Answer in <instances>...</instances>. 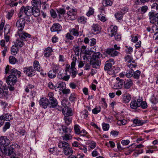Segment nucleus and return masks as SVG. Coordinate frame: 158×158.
<instances>
[{
	"label": "nucleus",
	"mask_w": 158,
	"mask_h": 158,
	"mask_svg": "<svg viewBox=\"0 0 158 158\" xmlns=\"http://www.w3.org/2000/svg\"><path fill=\"white\" fill-rule=\"evenodd\" d=\"M10 26L9 25H6L4 30V35H7L10 31Z\"/></svg>",
	"instance_id": "nucleus-40"
},
{
	"label": "nucleus",
	"mask_w": 158,
	"mask_h": 158,
	"mask_svg": "<svg viewBox=\"0 0 158 158\" xmlns=\"http://www.w3.org/2000/svg\"><path fill=\"white\" fill-rule=\"evenodd\" d=\"M154 40L156 41V43H158V32H156L153 36Z\"/></svg>",
	"instance_id": "nucleus-64"
},
{
	"label": "nucleus",
	"mask_w": 158,
	"mask_h": 158,
	"mask_svg": "<svg viewBox=\"0 0 158 158\" xmlns=\"http://www.w3.org/2000/svg\"><path fill=\"white\" fill-rule=\"evenodd\" d=\"M102 129L104 131H107L109 128V125L107 123H103L102 124Z\"/></svg>",
	"instance_id": "nucleus-53"
},
{
	"label": "nucleus",
	"mask_w": 158,
	"mask_h": 158,
	"mask_svg": "<svg viewBox=\"0 0 158 158\" xmlns=\"http://www.w3.org/2000/svg\"><path fill=\"white\" fill-rule=\"evenodd\" d=\"M14 12V10H11L10 12H9L6 15V17L8 19H10L11 17L13 15Z\"/></svg>",
	"instance_id": "nucleus-54"
},
{
	"label": "nucleus",
	"mask_w": 158,
	"mask_h": 158,
	"mask_svg": "<svg viewBox=\"0 0 158 158\" xmlns=\"http://www.w3.org/2000/svg\"><path fill=\"white\" fill-rule=\"evenodd\" d=\"M124 82V80L121 79L118 82H116L113 88L114 89L121 88L122 87Z\"/></svg>",
	"instance_id": "nucleus-20"
},
{
	"label": "nucleus",
	"mask_w": 158,
	"mask_h": 158,
	"mask_svg": "<svg viewBox=\"0 0 158 158\" xmlns=\"http://www.w3.org/2000/svg\"><path fill=\"white\" fill-rule=\"evenodd\" d=\"M157 100V97L156 95L153 94L151 97L150 101L153 104L156 103Z\"/></svg>",
	"instance_id": "nucleus-36"
},
{
	"label": "nucleus",
	"mask_w": 158,
	"mask_h": 158,
	"mask_svg": "<svg viewBox=\"0 0 158 158\" xmlns=\"http://www.w3.org/2000/svg\"><path fill=\"white\" fill-rule=\"evenodd\" d=\"M76 60L77 59H76L75 60H73L72 62L71 63V70H70L69 72L73 78L75 77L78 73L77 71V69L75 67L76 65Z\"/></svg>",
	"instance_id": "nucleus-8"
},
{
	"label": "nucleus",
	"mask_w": 158,
	"mask_h": 158,
	"mask_svg": "<svg viewBox=\"0 0 158 158\" xmlns=\"http://www.w3.org/2000/svg\"><path fill=\"white\" fill-rule=\"evenodd\" d=\"M9 61L10 63L11 64H14L18 61L16 58L13 56H10L9 57Z\"/></svg>",
	"instance_id": "nucleus-41"
},
{
	"label": "nucleus",
	"mask_w": 158,
	"mask_h": 158,
	"mask_svg": "<svg viewBox=\"0 0 158 158\" xmlns=\"http://www.w3.org/2000/svg\"><path fill=\"white\" fill-rule=\"evenodd\" d=\"M10 72V75L8 77L6 82L10 85H14L17 81L16 76H18V77H20L21 73L19 71L14 68L11 69Z\"/></svg>",
	"instance_id": "nucleus-2"
},
{
	"label": "nucleus",
	"mask_w": 158,
	"mask_h": 158,
	"mask_svg": "<svg viewBox=\"0 0 158 158\" xmlns=\"http://www.w3.org/2000/svg\"><path fill=\"white\" fill-rule=\"evenodd\" d=\"M10 143V140L6 136H1L0 137V144L1 147H3L7 146Z\"/></svg>",
	"instance_id": "nucleus-12"
},
{
	"label": "nucleus",
	"mask_w": 158,
	"mask_h": 158,
	"mask_svg": "<svg viewBox=\"0 0 158 158\" xmlns=\"http://www.w3.org/2000/svg\"><path fill=\"white\" fill-rule=\"evenodd\" d=\"M62 139L63 140L67 141L69 140H70L72 139V135L70 134L69 133H65L62 136Z\"/></svg>",
	"instance_id": "nucleus-26"
},
{
	"label": "nucleus",
	"mask_w": 158,
	"mask_h": 158,
	"mask_svg": "<svg viewBox=\"0 0 158 158\" xmlns=\"http://www.w3.org/2000/svg\"><path fill=\"white\" fill-rule=\"evenodd\" d=\"M132 38L131 41L134 43L138 41V37L136 35H131V36Z\"/></svg>",
	"instance_id": "nucleus-56"
},
{
	"label": "nucleus",
	"mask_w": 158,
	"mask_h": 158,
	"mask_svg": "<svg viewBox=\"0 0 158 158\" xmlns=\"http://www.w3.org/2000/svg\"><path fill=\"white\" fill-rule=\"evenodd\" d=\"M143 152V150L142 149L136 150L135 152L133 153V155L135 157H136L139 154Z\"/></svg>",
	"instance_id": "nucleus-57"
},
{
	"label": "nucleus",
	"mask_w": 158,
	"mask_h": 158,
	"mask_svg": "<svg viewBox=\"0 0 158 158\" xmlns=\"http://www.w3.org/2000/svg\"><path fill=\"white\" fill-rule=\"evenodd\" d=\"M62 130L65 133H70L71 132V129L70 128L67 127L65 126H62Z\"/></svg>",
	"instance_id": "nucleus-39"
},
{
	"label": "nucleus",
	"mask_w": 158,
	"mask_h": 158,
	"mask_svg": "<svg viewBox=\"0 0 158 158\" xmlns=\"http://www.w3.org/2000/svg\"><path fill=\"white\" fill-rule=\"evenodd\" d=\"M87 19L84 16H81L79 17L78 19V21L79 23H81L83 24H85L87 22Z\"/></svg>",
	"instance_id": "nucleus-37"
},
{
	"label": "nucleus",
	"mask_w": 158,
	"mask_h": 158,
	"mask_svg": "<svg viewBox=\"0 0 158 158\" xmlns=\"http://www.w3.org/2000/svg\"><path fill=\"white\" fill-rule=\"evenodd\" d=\"M133 123L137 126H140L142 125L140 121L138 119H135L133 121Z\"/></svg>",
	"instance_id": "nucleus-61"
},
{
	"label": "nucleus",
	"mask_w": 158,
	"mask_h": 158,
	"mask_svg": "<svg viewBox=\"0 0 158 158\" xmlns=\"http://www.w3.org/2000/svg\"><path fill=\"white\" fill-rule=\"evenodd\" d=\"M56 73H55L54 71H53L52 70H50L48 73V77L51 78H55L56 77Z\"/></svg>",
	"instance_id": "nucleus-44"
},
{
	"label": "nucleus",
	"mask_w": 158,
	"mask_h": 158,
	"mask_svg": "<svg viewBox=\"0 0 158 158\" xmlns=\"http://www.w3.org/2000/svg\"><path fill=\"white\" fill-rule=\"evenodd\" d=\"M100 56H101V55L100 52L94 53L92 55V57L91 59L99 60L98 59L100 58Z\"/></svg>",
	"instance_id": "nucleus-35"
},
{
	"label": "nucleus",
	"mask_w": 158,
	"mask_h": 158,
	"mask_svg": "<svg viewBox=\"0 0 158 158\" xmlns=\"http://www.w3.org/2000/svg\"><path fill=\"white\" fill-rule=\"evenodd\" d=\"M15 44L19 48L22 47L24 43L23 41H21L20 39H18L16 40Z\"/></svg>",
	"instance_id": "nucleus-30"
},
{
	"label": "nucleus",
	"mask_w": 158,
	"mask_h": 158,
	"mask_svg": "<svg viewBox=\"0 0 158 158\" xmlns=\"http://www.w3.org/2000/svg\"><path fill=\"white\" fill-rule=\"evenodd\" d=\"M134 71L133 69H131V70H129L125 74L126 77L128 78L131 77L133 75Z\"/></svg>",
	"instance_id": "nucleus-38"
},
{
	"label": "nucleus",
	"mask_w": 158,
	"mask_h": 158,
	"mask_svg": "<svg viewBox=\"0 0 158 158\" xmlns=\"http://www.w3.org/2000/svg\"><path fill=\"white\" fill-rule=\"evenodd\" d=\"M117 31V27L116 26H114L110 31V33L109 34V35L111 37L114 35H116Z\"/></svg>",
	"instance_id": "nucleus-33"
},
{
	"label": "nucleus",
	"mask_w": 158,
	"mask_h": 158,
	"mask_svg": "<svg viewBox=\"0 0 158 158\" xmlns=\"http://www.w3.org/2000/svg\"><path fill=\"white\" fill-rule=\"evenodd\" d=\"M10 124L9 122H6L2 128L3 132H5L7 129H8L10 128Z\"/></svg>",
	"instance_id": "nucleus-45"
},
{
	"label": "nucleus",
	"mask_w": 158,
	"mask_h": 158,
	"mask_svg": "<svg viewBox=\"0 0 158 158\" xmlns=\"http://www.w3.org/2000/svg\"><path fill=\"white\" fill-rule=\"evenodd\" d=\"M99 19L102 21L105 22L106 20V18L104 16H103L102 14L98 15Z\"/></svg>",
	"instance_id": "nucleus-59"
},
{
	"label": "nucleus",
	"mask_w": 158,
	"mask_h": 158,
	"mask_svg": "<svg viewBox=\"0 0 158 158\" xmlns=\"http://www.w3.org/2000/svg\"><path fill=\"white\" fill-rule=\"evenodd\" d=\"M77 95L75 93H72L69 98V100L72 102H74L77 100Z\"/></svg>",
	"instance_id": "nucleus-32"
},
{
	"label": "nucleus",
	"mask_w": 158,
	"mask_h": 158,
	"mask_svg": "<svg viewBox=\"0 0 158 158\" xmlns=\"http://www.w3.org/2000/svg\"><path fill=\"white\" fill-rule=\"evenodd\" d=\"M114 64V61L113 59L111 58L109 59L106 61L105 63L104 69L105 70H108L107 72L110 74V70L111 69L112 65Z\"/></svg>",
	"instance_id": "nucleus-9"
},
{
	"label": "nucleus",
	"mask_w": 158,
	"mask_h": 158,
	"mask_svg": "<svg viewBox=\"0 0 158 158\" xmlns=\"http://www.w3.org/2000/svg\"><path fill=\"white\" fill-rule=\"evenodd\" d=\"M23 70L24 73L29 77H31L35 75V70L32 66L24 68Z\"/></svg>",
	"instance_id": "nucleus-7"
},
{
	"label": "nucleus",
	"mask_w": 158,
	"mask_h": 158,
	"mask_svg": "<svg viewBox=\"0 0 158 158\" xmlns=\"http://www.w3.org/2000/svg\"><path fill=\"white\" fill-rule=\"evenodd\" d=\"M71 34L75 36H78L79 35L78 26H75V28H72L70 30Z\"/></svg>",
	"instance_id": "nucleus-19"
},
{
	"label": "nucleus",
	"mask_w": 158,
	"mask_h": 158,
	"mask_svg": "<svg viewBox=\"0 0 158 158\" xmlns=\"http://www.w3.org/2000/svg\"><path fill=\"white\" fill-rule=\"evenodd\" d=\"M104 6H110L112 4V2L110 0H107L104 1L102 3Z\"/></svg>",
	"instance_id": "nucleus-49"
},
{
	"label": "nucleus",
	"mask_w": 158,
	"mask_h": 158,
	"mask_svg": "<svg viewBox=\"0 0 158 158\" xmlns=\"http://www.w3.org/2000/svg\"><path fill=\"white\" fill-rule=\"evenodd\" d=\"M131 107L132 109H136L138 107H139V104H138L137 102L135 100L132 101L130 104Z\"/></svg>",
	"instance_id": "nucleus-29"
},
{
	"label": "nucleus",
	"mask_w": 158,
	"mask_h": 158,
	"mask_svg": "<svg viewBox=\"0 0 158 158\" xmlns=\"http://www.w3.org/2000/svg\"><path fill=\"white\" fill-rule=\"evenodd\" d=\"M151 11L149 13V19L158 15V4L156 2L150 4Z\"/></svg>",
	"instance_id": "nucleus-6"
},
{
	"label": "nucleus",
	"mask_w": 158,
	"mask_h": 158,
	"mask_svg": "<svg viewBox=\"0 0 158 158\" xmlns=\"http://www.w3.org/2000/svg\"><path fill=\"white\" fill-rule=\"evenodd\" d=\"M101 110V107L100 106H96L95 108L92 110V113L96 114L100 112Z\"/></svg>",
	"instance_id": "nucleus-43"
},
{
	"label": "nucleus",
	"mask_w": 158,
	"mask_h": 158,
	"mask_svg": "<svg viewBox=\"0 0 158 158\" xmlns=\"http://www.w3.org/2000/svg\"><path fill=\"white\" fill-rule=\"evenodd\" d=\"M140 71L139 70H137L133 73V77L136 79H138L140 75Z\"/></svg>",
	"instance_id": "nucleus-42"
},
{
	"label": "nucleus",
	"mask_w": 158,
	"mask_h": 158,
	"mask_svg": "<svg viewBox=\"0 0 158 158\" xmlns=\"http://www.w3.org/2000/svg\"><path fill=\"white\" fill-rule=\"evenodd\" d=\"M92 27V30L94 32H96V33H98L101 30V28L97 24H94Z\"/></svg>",
	"instance_id": "nucleus-25"
},
{
	"label": "nucleus",
	"mask_w": 158,
	"mask_h": 158,
	"mask_svg": "<svg viewBox=\"0 0 158 158\" xmlns=\"http://www.w3.org/2000/svg\"><path fill=\"white\" fill-rule=\"evenodd\" d=\"M66 101L65 100H63L61 102V104L62 106L64 107L65 109L64 110H63V114L64 116H71L72 114V110L70 108H69L68 107L67 108L66 107V105L65 104H64L63 103L65 102Z\"/></svg>",
	"instance_id": "nucleus-10"
},
{
	"label": "nucleus",
	"mask_w": 158,
	"mask_h": 158,
	"mask_svg": "<svg viewBox=\"0 0 158 158\" xmlns=\"http://www.w3.org/2000/svg\"><path fill=\"white\" fill-rule=\"evenodd\" d=\"M106 52L112 57L118 56L120 53L118 50H114V48H108L106 51Z\"/></svg>",
	"instance_id": "nucleus-14"
},
{
	"label": "nucleus",
	"mask_w": 158,
	"mask_h": 158,
	"mask_svg": "<svg viewBox=\"0 0 158 158\" xmlns=\"http://www.w3.org/2000/svg\"><path fill=\"white\" fill-rule=\"evenodd\" d=\"M70 77V75H68L67 76H61V77H59V78L63 79L64 80L67 81H68Z\"/></svg>",
	"instance_id": "nucleus-60"
},
{
	"label": "nucleus",
	"mask_w": 158,
	"mask_h": 158,
	"mask_svg": "<svg viewBox=\"0 0 158 158\" xmlns=\"http://www.w3.org/2000/svg\"><path fill=\"white\" fill-rule=\"evenodd\" d=\"M69 145V144L68 143L61 141H60L58 144V147L60 148H65L67 147H68Z\"/></svg>",
	"instance_id": "nucleus-28"
},
{
	"label": "nucleus",
	"mask_w": 158,
	"mask_h": 158,
	"mask_svg": "<svg viewBox=\"0 0 158 158\" xmlns=\"http://www.w3.org/2000/svg\"><path fill=\"white\" fill-rule=\"evenodd\" d=\"M33 10L32 12V15H33L35 17H37L40 15V10L37 7H32Z\"/></svg>",
	"instance_id": "nucleus-27"
},
{
	"label": "nucleus",
	"mask_w": 158,
	"mask_h": 158,
	"mask_svg": "<svg viewBox=\"0 0 158 158\" xmlns=\"http://www.w3.org/2000/svg\"><path fill=\"white\" fill-rule=\"evenodd\" d=\"M131 99V95L128 94H125L123 96V102L125 103H127L129 102Z\"/></svg>",
	"instance_id": "nucleus-21"
},
{
	"label": "nucleus",
	"mask_w": 158,
	"mask_h": 158,
	"mask_svg": "<svg viewBox=\"0 0 158 158\" xmlns=\"http://www.w3.org/2000/svg\"><path fill=\"white\" fill-rule=\"evenodd\" d=\"M0 148L2 152L7 156H11V158H12V156L15 155V149L13 148L12 146H6L4 147L3 146H1L0 147Z\"/></svg>",
	"instance_id": "nucleus-5"
},
{
	"label": "nucleus",
	"mask_w": 158,
	"mask_h": 158,
	"mask_svg": "<svg viewBox=\"0 0 158 158\" xmlns=\"http://www.w3.org/2000/svg\"><path fill=\"white\" fill-rule=\"evenodd\" d=\"M18 132L20 135L22 136H25V137L26 136V131L24 129H19L18 131Z\"/></svg>",
	"instance_id": "nucleus-58"
},
{
	"label": "nucleus",
	"mask_w": 158,
	"mask_h": 158,
	"mask_svg": "<svg viewBox=\"0 0 158 158\" xmlns=\"http://www.w3.org/2000/svg\"><path fill=\"white\" fill-rule=\"evenodd\" d=\"M26 23L25 19L21 18L17 20L16 23V27L18 29V34L20 40L22 41L26 40L27 38H30L31 35L25 32H22Z\"/></svg>",
	"instance_id": "nucleus-1"
},
{
	"label": "nucleus",
	"mask_w": 158,
	"mask_h": 158,
	"mask_svg": "<svg viewBox=\"0 0 158 158\" xmlns=\"http://www.w3.org/2000/svg\"><path fill=\"white\" fill-rule=\"evenodd\" d=\"M50 13L52 17L55 18L56 17V12L53 9H52L50 11Z\"/></svg>",
	"instance_id": "nucleus-63"
},
{
	"label": "nucleus",
	"mask_w": 158,
	"mask_h": 158,
	"mask_svg": "<svg viewBox=\"0 0 158 158\" xmlns=\"http://www.w3.org/2000/svg\"><path fill=\"white\" fill-rule=\"evenodd\" d=\"M89 63L91 65H92L93 67L98 68L101 64V61L100 60L90 59Z\"/></svg>",
	"instance_id": "nucleus-15"
},
{
	"label": "nucleus",
	"mask_w": 158,
	"mask_h": 158,
	"mask_svg": "<svg viewBox=\"0 0 158 158\" xmlns=\"http://www.w3.org/2000/svg\"><path fill=\"white\" fill-rule=\"evenodd\" d=\"M150 22L152 23H154L156 22H157V23L158 24V15L156 14V15L155 16L153 17L152 18V17L151 19H150Z\"/></svg>",
	"instance_id": "nucleus-47"
},
{
	"label": "nucleus",
	"mask_w": 158,
	"mask_h": 158,
	"mask_svg": "<svg viewBox=\"0 0 158 158\" xmlns=\"http://www.w3.org/2000/svg\"><path fill=\"white\" fill-rule=\"evenodd\" d=\"M67 14L69 19L71 20H74L75 19V16L77 14L76 9H71L70 10L67 12Z\"/></svg>",
	"instance_id": "nucleus-13"
},
{
	"label": "nucleus",
	"mask_w": 158,
	"mask_h": 158,
	"mask_svg": "<svg viewBox=\"0 0 158 158\" xmlns=\"http://www.w3.org/2000/svg\"><path fill=\"white\" fill-rule=\"evenodd\" d=\"M70 34L71 33H68L66 35L65 37L67 40H72L74 39V37L73 35H72Z\"/></svg>",
	"instance_id": "nucleus-55"
},
{
	"label": "nucleus",
	"mask_w": 158,
	"mask_h": 158,
	"mask_svg": "<svg viewBox=\"0 0 158 158\" xmlns=\"http://www.w3.org/2000/svg\"><path fill=\"white\" fill-rule=\"evenodd\" d=\"M39 104L40 106L43 108H47L49 107L48 99L45 98H43L40 100Z\"/></svg>",
	"instance_id": "nucleus-11"
},
{
	"label": "nucleus",
	"mask_w": 158,
	"mask_h": 158,
	"mask_svg": "<svg viewBox=\"0 0 158 158\" xmlns=\"http://www.w3.org/2000/svg\"><path fill=\"white\" fill-rule=\"evenodd\" d=\"M49 107L50 108H54L58 105V102L57 99L54 97V94L49 92L48 94Z\"/></svg>",
	"instance_id": "nucleus-4"
},
{
	"label": "nucleus",
	"mask_w": 158,
	"mask_h": 158,
	"mask_svg": "<svg viewBox=\"0 0 158 158\" xmlns=\"http://www.w3.org/2000/svg\"><path fill=\"white\" fill-rule=\"evenodd\" d=\"M80 128V126L78 125H76L74 126V128L75 132L77 135L79 134L80 132L81 131Z\"/></svg>",
	"instance_id": "nucleus-51"
},
{
	"label": "nucleus",
	"mask_w": 158,
	"mask_h": 158,
	"mask_svg": "<svg viewBox=\"0 0 158 158\" xmlns=\"http://www.w3.org/2000/svg\"><path fill=\"white\" fill-rule=\"evenodd\" d=\"M52 52V48L48 47L44 51V56L46 57H49L51 55V53Z\"/></svg>",
	"instance_id": "nucleus-22"
},
{
	"label": "nucleus",
	"mask_w": 158,
	"mask_h": 158,
	"mask_svg": "<svg viewBox=\"0 0 158 158\" xmlns=\"http://www.w3.org/2000/svg\"><path fill=\"white\" fill-rule=\"evenodd\" d=\"M19 51V48L15 44L13 45L11 48V51L12 54L14 55L17 53Z\"/></svg>",
	"instance_id": "nucleus-31"
},
{
	"label": "nucleus",
	"mask_w": 158,
	"mask_h": 158,
	"mask_svg": "<svg viewBox=\"0 0 158 158\" xmlns=\"http://www.w3.org/2000/svg\"><path fill=\"white\" fill-rule=\"evenodd\" d=\"M62 27L58 23H54L51 28V31L52 32L58 31L61 30Z\"/></svg>",
	"instance_id": "nucleus-16"
},
{
	"label": "nucleus",
	"mask_w": 158,
	"mask_h": 158,
	"mask_svg": "<svg viewBox=\"0 0 158 158\" xmlns=\"http://www.w3.org/2000/svg\"><path fill=\"white\" fill-rule=\"evenodd\" d=\"M64 119L65 123L68 125L72 121V119L70 117L68 116H64Z\"/></svg>",
	"instance_id": "nucleus-52"
},
{
	"label": "nucleus",
	"mask_w": 158,
	"mask_h": 158,
	"mask_svg": "<svg viewBox=\"0 0 158 158\" xmlns=\"http://www.w3.org/2000/svg\"><path fill=\"white\" fill-rule=\"evenodd\" d=\"M127 121L125 119L118 120L117 122V124L119 125H125L127 124Z\"/></svg>",
	"instance_id": "nucleus-48"
},
{
	"label": "nucleus",
	"mask_w": 158,
	"mask_h": 158,
	"mask_svg": "<svg viewBox=\"0 0 158 158\" xmlns=\"http://www.w3.org/2000/svg\"><path fill=\"white\" fill-rule=\"evenodd\" d=\"M34 69L35 70L38 71H40V68L39 62L37 60H35L33 63Z\"/></svg>",
	"instance_id": "nucleus-24"
},
{
	"label": "nucleus",
	"mask_w": 158,
	"mask_h": 158,
	"mask_svg": "<svg viewBox=\"0 0 158 158\" xmlns=\"http://www.w3.org/2000/svg\"><path fill=\"white\" fill-rule=\"evenodd\" d=\"M40 0H34L32 1V4L33 7H38L39 5H40Z\"/></svg>",
	"instance_id": "nucleus-46"
},
{
	"label": "nucleus",
	"mask_w": 158,
	"mask_h": 158,
	"mask_svg": "<svg viewBox=\"0 0 158 158\" xmlns=\"http://www.w3.org/2000/svg\"><path fill=\"white\" fill-rule=\"evenodd\" d=\"M124 87L125 89H129L132 85L133 81L131 79H128L125 81H124Z\"/></svg>",
	"instance_id": "nucleus-18"
},
{
	"label": "nucleus",
	"mask_w": 158,
	"mask_h": 158,
	"mask_svg": "<svg viewBox=\"0 0 158 158\" xmlns=\"http://www.w3.org/2000/svg\"><path fill=\"white\" fill-rule=\"evenodd\" d=\"M87 133V132L85 130L83 129L80 131V133L79 134H78V135H80V136H85Z\"/></svg>",
	"instance_id": "nucleus-62"
},
{
	"label": "nucleus",
	"mask_w": 158,
	"mask_h": 158,
	"mask_svg": "<svg viewBox=\"0 0 158 158\" xmlns=\"http://www.w3.org/2000/svg\"><path fill=\"white\" fill-rule=\"evenodd\" d=\"M33 7L32 6H23L20 9V11L18 14V17H22L24 14L28 16L32 15Z\"/></svg>",
	"instance_id": "nucleus-3"
},
{
	"label": "nucleus",
	"mask_w": 158,
	"mask_h": 158,
	"mask_svg": "<svg viewBox=\"0 0 158 158\" xmlns=\"http://www.w3.org/2000/svg\"><path fill=\"white\" fill-rule=\"evenodd\" d=\"M63 152L66 156L72 155L73 153V150L72 148L69 146L68 147L63 148Z\"/></svg>",
	"instance_id": "nucleus-17"
},
{
	"label": "nucleus",
	"mask_w": 158,
	"mask_h": 158,
	"mask_svg": "<svg viewBox=\"0 0 158 158\" xmlns=\"http://www.w3.org/2000/svg\"><path fill=\"white\" fill-rule=\"evenodd\" d=\"M123 10H121L120 12H118L115 14V17L117 19L119 20L122 19L123 15L124 14L127 12V10H126L124 12H123Z\"/></svg>",
	"instance_id": "nucleus-23"
},
{
	"label": "nucleus",
	"mask_w": 158,
	"mask_h": 158,
	"mask_svg": "<svg viewBox=\"0 0 158 158\" xmlns=\"http://www.w3.org/2000/svg\"><path fill=\"white\" fill-rule=\"evenodd\" d=\"M124 59L125 61H127L128 63H130L131 61H132L133 63V61H132L133 58L129 55H127L125 57Z\"/></svg>",
	"instance_id": "nucleus-50"
},
{
	"label": "nucleus",
	"mask_w": 158,
	"mask_h": 158,
	"mask_svg": "<svg viewBox=\"0 0 158 158\" xmlns=\"http://www.w3.org/2000/svg\"><path fill=\"white\" fill-rule=\"evenodd\" d=\"M2 116H3L5 120L10 121L13 119L12 115L9 114H6Z\"/></svg>",
	"instance_id": "nucleus-34"
}]
</instances>
